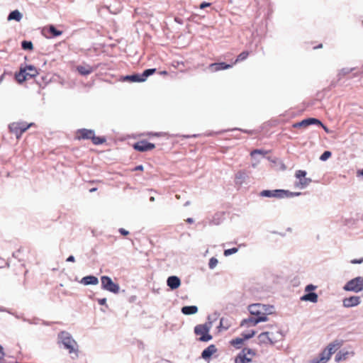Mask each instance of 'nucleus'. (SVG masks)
Segmentation results:
<instances>
[{"instance_id": "f257e3e1", "label": "nucleus", "mask_w": 363, "mask_h": 363, "mask_svg": "<svg viewBox=\"0 0 363 363\" xmlns=\"http://www.w3.org/2000/svg\"><path fill=\"white\" fill-rule=\"evenodd\" d=\"M274 306L262 303H253L248 306V311L251 315L255 318H267V315L273 313Z\"/></svg>"}, {"instance_id": "f03ea898", "label": "nucleus", "mask_w": 363, "mask_h": 363, "mask_svg": "<svg viewBox=\"0 0 363 363\" xmlns=\"http://www.w3.org/2000/svg\"><path fill=\"white\" fill-rule=\"evenodd\" d=\"M58 343L62 344L65 349L69 351V353L76 352L77 351V343L73 339L71 334L67 331H61L57 335Z\"/></svg>"}, {"instance_id": "7ed1b4c3", "label": "nucleus", "mask_w": 363, "mask_h": 363, "mask_svg": "<svg viewBox=\"0 0 363 363\" xmlns=\"http://www.w3.org/2000/svg\"><path fill=\"white\" fill-rule=\"evenodd\" d=\"M212 323L208 322L204 324H199L194 327V332L196 335H200L198 340L200 342H208L212 340L213 336L209 333Z\"/></svg>"}, {"instance_id": "20e7f679", "label": "nucleus", "mask_w": 363, "mask_h": 363, "mask_svg": "<svg viewBox=\"0 0 363 363\" xmlns=\"http://www.w3.org/2000/svg\"><path fill=\"white\" fill-rule=\"evenodd\" d=\"M38 74L36 67L33 65H26L24 68H21L20 72L16 74V80L22 83L28 79H32Z\"/></svg>"}, {"instance_id": "39448f33", "label": "nucleus", "mask_w": 363, "mask_h": 363, "mask_svg": "<svg viewBox=\"0 0 363 363\" xmlns=\"http://www.w3.org/2000/svg\"><path fill=\"white\" fill-rule=\"evenodd\" d=\"M157 72L156 68L147 69L143 73H134L124 77L123 80L130 82H143L146 81L148 77L152 75Z\"/></svg>"}, {"instance_id": "423d86ee", "label": "nucleus", "mask_w": 363, "mask_h": 363, "mask_svg": "<svg viewBox=\"0 0 363 363\" xmlns=\"http://www.w3.org/2000/svg\"><path fill=\"white\" fill-rule=\"evenodd\" d=\"M282 337L283 335L279 330L277 332L276 335L270 332H263L258 335V340L261 344L269 343L271 345H274L276 342H277L279 340H281Z\"/></svg>"}, {"instance_id": "0eeeda50", "label": "nucleus", "mask_w": 363, "mask_h": 363, "mask_svg": "<svg viewBox=\"0 0 363 363\" xmlns=\"http://www.w3.org/2000/svg\"><path fill=\"white\" fill-rule=\"evenodd\" d=\"M343 289L354 293L362 291L363 290V277H357L348 281L343 286Z\"/></svg>"}, {"instance_id": "6e6552de", "label": "nucleus", "mask_w": 363, "mask_h": 363, "mask_svg": "<svg viewBox=\"0 0 363 363\" xmlns=\"http://www.w3.org/2000/svg\"><path fill=\"white\" fill-rule=\"evenodd\" d=\"M101 288L104 290L113 294L118 293L120 286L118 284L114 283L111 278L108 276H102L101 277Z\"/></svg>"}, {"instance_id": "1a4fd4ad", "label": "nucleus", "mask_w": 363, "mask_h": 363, "mask_svg": "<svg viewBox=\"0 0 363 363\" xmlns=\"http://www.w3.org/2000/svg\"><path fill=\"white\" fill-rule=\"evenodd\" d=\"M306 172L305 170H297L295 173V177L299 179L298 182H296L295 186L301 189L307 187L310 183L312 182L311 179L306 178Z\"/></svg>"}, {"instance_id": "9d476101", "label": "nucleus", "mask_w": 363, "mask_h": 363, "mask_svg": "<svg viewBox=\"0 0 363 363\" xmlns=\"http://www.w3.org/2000/svg\"><path fill=\"white\" fill-rule=\"evenodd\" d=\"M323 125L321 121L315 118H308L302 120L300 122L293 124L294 128H306L311 125Z\"/></svg>"}, {"instance_id": "9b49d317", "label": "nucleus", "mask_w": 363, "mask_h": 363, "mask_svg": "<svg viewBox=\"0 0 363 363\" xmlns=\"http://www.w3.org/2000/svg\"><path fill=\"white\" fill-rule=\"evenodd\" d=\"M360 73H363V69H358L356 67L353 68H342L340 72L338 73V79H341L342 77H345L347 74H352V76L350 78H353L357 77Z\"/></svg>"}, {"instance_id": "f8f14e48", "label": "nucleus", "mask_w": 363, "mask_h": 363, "mask_svg": "<svg viewBox=\"0 0 363 363\" xmlns=\"http://www.w3.org/2000/svg\"><path fill=\"white\" fill-rule=\"evenodd\" d=\"M133 148L139 152H145L150 150L155 147L153 143H149L147 140H140L134 143Z\"/></svg>"}, {"instance_id": "ddd939ff", "label": "nucleus", "mask_w": 363, "mask_h": 363, "mask_svg": "<svg viewBox=\"0 0 363 363\" xmlns=\"http://www.w3.org/2000/svg\"><path fill=\"white\" fill-rule=\"evenodd\" d=\"M267 320H268V318H265L264 317L255 318L252 315L247 318L243 319L240 323V326H246V327L255 326L257 324H258L259 323L265 322Z\"/></svg>"}, {"instance_id": "4468645a", "label": "nucleus", "mask_w": 363, "mask_h": 363, "mask_svg": "<svg viewBox=\"0 0 363 363\" xmlns=\"http://www.w3.org/2000/svg\"><path fill=\"white\" fill-rule=\"evenodd\" d=\"M361 303L360 297L358 296H352L345 298L342 300V306L345 308H352L359 305Z\"/></svg>"}, {"instance_id": "2eb2a0df", "label": "nucleus", "mask_w": 363, "mask_h": 363, "mask_svg": "<svg viewBox=\"0 0 363 363\" xmlns=\"http://www.w3.org/2000/svg\"><path fill=\"white\" fill-rule=\"evenodd\" d=\"M94 133H95L94 130H91V129H86V128L79 129L77 131L76 139H77V140L91 139V138L94 136Z\"/></svg>"}, {"instance_id": "dca6fc26", "label": "nucleus", "mask_w": 363, "mask_h": 363, "mask_svg": "<svg viewBox=\"0 0 363 363\" xmlns=\"http://www.w3.org/2000/svg\"><path fill=\"white\" fill-rule=\"evenodd\" d=\"M233 67V65L227 64L225 62H215L212 63L208 66V69L211 72H218L223 69H227Z\"/></svg>"}, {"instance_id": "f3484780", "label": "nucleus", "mask_w": 363, "mask_h": 363, "mask_svg": "<svg viewBox=\"0 0 363 363\" xmlns=\"http://www.w3.org/2000/svg\"><path fill=\"white\" fill-rule=\"evenodd\" d=\"M281 189H274V190H263L259 193V196L262 197H268V198H277L281 199Z\"/></svg>"}, {"instance_id": "a211bd4d", "label": "nucleus", "mask_w": 363, "mask_h": 363, "mask_svg": "<svg viewBox=\"0 0 363 363\" xmlns=\"http://www.w3.org/2000/svg\"><path fill=\"white\" fill-rule=\"evenodd\" d=\"M217 352V348L215 345H210L201 352V358L205 360L209 359L211 356Z\"/></svg>"}, {"instance_id": "6ab92c4d", "label": "nucleus", "mask_w": 363, "mask_h": 363, "mask_svg": "<svg viewBox=\"0 0 363 363\" xmlns=\"http://www.w3.org/2000/svg\"><path fill=\"white\" fill-rule=\"evenodd\" d=\"M167 284L172 290H174L179 287L181 280L177 276H170L167 278Z\"/></svg>"}, {"instance_id": "aec40b11", "label": "nucleus", "mask_w": 363, "mask_h": 363, "mask_svg": "<svg viewBox=\"0 0 363 363\" xmlns=\"http://www.w3.org/2000/svg\"><path fill=\"white\" fill-rule=\"evenodd\" d=\"M81 284L86 285H96L99 283V279L96 277L89 275L83 277L79 281Z\"/></svg>"}, {"instance_id": "412c9836", "label": "nucleus", "mask_w": 363, "mask_h": 363, "mask_svg": "<svg viewBox=\"0 0 363 363\" xmlns=\"http://www.w3.org/2000/svg\"><path fill=\"white\" fill-rule=\"evenodd\" d=\"M301 301H310L312 303H317L318 301V296L315 292H309L303 295L300 298Z\"/></svg>"}, {"instance_id": "4be33fe9", "label": "nucleus", "mask_w": 363, "mask_h": 363, "mask_svg": "<svg viewBox=\"0 0 363 363\" xmlns=\"http://www.w3.org/2000/svg\"><path fill=\"white\" fill-rule=\"evenodd\" d=\"M77 70L82 76H86L94 72V68L89 65H79L77 67Z\"/></svg>"}, {"instance_id": "5701e85b", "label": "nucleus", "mask_w": 363, "mask_h": 363, "mask_svg": "<svg viewBox=\"0 0 363 363\" xmlns=\"http://www.w3.org/2000/svg\"><path fill=\"white\" fill-rule=\"evenodd\" d=\"M341 346V342L339 340H334L331 343H330L325 349H327L328 354L329 357L336 351L337 348Z\"/></svg>"}, {"instance_id": "b1692460", "label": "nucleus", "mask_w": 363, "mask_h": 363, "mask_svg": "<svg viewBox=\"0 0 363 363\" xmlns=\"http://www.w3.org/2000/svg\"><path fill=\"white\" fill-rule=\"evenodd\" d=\"M330 357H329L327 349H325L319 355L318 358L314 359L313 363H326Z\"/></svg>"}, {"instance_id": "393cba45", "label": "nucleus", "mask_w": 363, "mask_h": 363, "mask_svg": "<svg viewBox=\"0 0 363 363\" xmlns=\"http://www.w3.org/2000/svg\"><path fill=\"white\" fill-rule=\"evenodd\" d=\"M181 311L184 315H193L198 312V307L196 306H185L182 308Z\"/></svg>"}, {"instance_id": "a878e982", "label": "nucleus", "mask_w": 363, "mask_h": 363, "mask_svg": "<svg viewBox=\"0 0 363 363\" xmlns=\"http://www.w3.org/2000/svg\"><path fill=\"white\" fill-rule=\"evenodd\" d=\"M43 31H48L50 33V35L48 38L57 37L62 33L61 30H57L53 25H50L48 28H44Z\"/></svg>"}, {"instance_id": "bb28decb", "label": "nucleus", "mask_w": 363, "mask_h": 363, "mask_svg": "<svg viewBox=\"0 0 363 363\" xmlns=\"http://www.w3.org/2000/svg\"><path fill=\"white\" fill-rule=\"evenodd\" d=\"M223 220V214L222 213H216L213 216L212 219L209 220V225H220Z\"/></svg>"}, {"instance_id": "cd10ccee", "label": "nucleus", "mask_w": 363, "mask_h": 363, "mask_svg": "<svg viewBox=\"0 0 363 363\" xmlns=\"http://www.w3.org/2000/svg\"><path fill=\"white\" fill-rule=\"evenodd\" d=\"M247 175L245 171H239L235 177V182L236 184L242 185L245 181Z\"/></svg>"}, {"instance_id": "c85d7f7f", "label": "nucleus", "mask_w": 363, "mask_h": 363, "mask_svg": "<svg viewBox=\"0 0 363 363\" xmlns=\"http://www.w3.org/2000/svg\"><path fill=\"white\" fill-rule=\"evenodd\" d=\"M9 128L11 133L16 135L17 139H19L22 135L18 123H12L9 125Z\"/></svg>"}, {"instance_id": "c756f323", "label": "nucleus", "mask_w": 363, "mask_h": 363, "mask_svg": "<svg viewBox=\"0 0 363 363\" xmlns=\"http://www.w3.org/2000/svg\"><path fill=\"white\" fill-rule=\"evenodd\" d=\"M23 18L22 13L18 10H14L10 12L7 17L8 21L15 20L17 22H19Z\"/></svg>"}, {"instance_id": "7c9ffc66", "label": "nucleus", "mask_w": 363, "mask_h": 363, "mask_svg": "<svg viewBox=\"0 0 363 363\" xmlns=\"http://www.w3.org/2000/svg\"><path fill=\"white\" fill-rule=\"evenodd\" d=\"M281 199L291 198V197L298 196L303 194V193H301V192H292L289 190H284V189H281Z\"/></svg>"}, {"instance_id": "2f4dec72", "label": "nucleus", "mask_w": 363, "mask_h": 363, "mask_svg": "<svg viewBox=\"0 0 363 363\" xmlns=\"http://www.w3.org/2000/svg\"><path fill=\"white\" fill-rule=\"evenodd\" d=\"M348 355V352H345L342 350H340L335 355V362H341L345 360Z\"/></svg>"}, {"instance_id": "473e14b6", "label": "nucleus", "mask_w": 363, "mask_h": 363, "mask_svg": "<svg viewBox=\"0 0 363 363\" xmlns=\"http://www.w3.org/2000/svg\"><path fill=\"white\" fill-rule=\"evenodd\" d=\"M91 141L93 144L98 145L104 143L106 141V139L105 137H98L95 136V133H94V136L91 138Z\"/></svg>"}, {"instance_id": "72a5a7b5", "label": "nucleus", "mask_w": 363, "mask_h": 363, "mask_svg": "<svg viewBox=\"0 0 363 363\" xmlns=\"http://www.w3.org/2000/svg\"><path fill=\"white\" fill-rule=\"evenodd\" d=\"M244 341L245 340L243 339V337H237L235 339L232 340L230 344L237 348H240V345L243 343Z\"/></svg>"}, {"instance_id": "f704fd0d", "label": "nucleus", "mask_w": 363, "mask_h": 363, "mask_svg": "<svg viewBox=\"0 0 363 363\" xmlns=\"http://www.w3.org/2000/svg\"><path fill=\"white\" fill-rule=\"evenodd\" d=\"M21 48L25 50H31L33 48V45L31 41L23 40L21 42Z\"/></svg>"}, {"instance_id": "c9c22d12", "label": "nucleus", "mask_w": 363, "mask_h": 363, "mask_svg": "<svg viewBox=\"0 0 363 363\" xmlns=\"http://www.w3.org/2000/svg\"><path fill=\"white\" fill-rule=\"evenodd\" d=\"M248 55H249V52L247 51L242 52L241 53H240L238 55V57L235 61V63L245 60V59H247Z\"/></svg>"}, {"instance_id": "e433bc0d", "label": "nucleus", "mask_w": 363, "mask_h": 363, "mask_svg": "<svg viewBox=\"0 0 363 363\" xmlns=\"http://www.w3.org/2000/svg\"><path fill=\"white\" fill-rule=\"evenodd\" d=\"M18 124L19 125L20 130L21 131V133H24L26 130L28 129L30 126L33 125V123L27 124L25 122H18Z\"/></svg>"}, {"instance_id": "4c0bfd02", "label": "nucleus", "mask_w": 363, "mask_h": 363, "mask_svg": "<svg viewBox=\"0 0 363 363\" xmlns=\"http://www.w3.org/2000/svg\"><path fill=\"white\" fill-rule=\"evenodd\" d=\"M240 352H244V354H245V355L247 356L248 354L251 355L252 357L256 355V352L254 350L248 347H244Z\"/></svg>"}, {"instance_id": "58836bf2", "label": "nucleus", "mask_w": 363, "mask_h": 363, "mask_svg": "<svg viewBox=\"0 0 363 363\" xmlns=\"http://www.w3.org/2000/svg\"><path fill=\"white\" fill-rule=\"evenodd\" d=\"M238 251V248L233 247V248H230V249L225 250L223 254H224L225 256L227 257V256H230V255H231L233 254L236 253Z\"/></svg>"}, {"instance_id": "ea45409f", "label": "nucleus", "mask_w": 363, "mask_h": 363, "mask_svg": "<svg viewBox=\"0 0 363 363\" xmlns=\"http://www.w3.org/2000/svg\"><path fill=\"white\" fill-rule=\"evenodd\" d=\"M332 155L330 151L326 150L325 151L320 157V160L321 161H326L328 158H330Z\"/></svg>"}, {"instance_id": "a19ab883", "label": "nucleus", "mask_w": 363, "mask_h": 363, "mask_svg": "<svg viewBox=\"0 0 363 363\" xmlns=\"http://www.w3.org/2000/svg\"><path fill=\"white\" fill-rule=\"evenodd\" d=\"M218 262V261L216 257H211L208 262V267L211 269H214L216 267Z\"/></svg>"}, {"instance_id": "79ce46f5", "label": "nucleus", "mask_w": 363, "mask_h": 363, "mask_svg": "<svg viewBox=\"0 0 363 363\" xmlns=\"http://www.w3.org/2000/svg\"><path fill=\"white\" fill-rule=\"evenodd\" d=\"M255 333H256L255 330H251L250 333H242V336L245 340H249V339L252 338V337H254Z\"/></svg>"}, {"instance_id": "37998d69", "label": "nucleus", "mask_w": 363, "mask_h": 363, "mask_svg": "<svg viewBox=\"0 0 363 363\" xmlns=\"http://www.w3.org/2000/svg\"><path fill=\"white\" fill-rule=\"evenodd\" d=\"M266 153H267V152L263 150L256 149V150H252L251 152L250 155L252 157H254L256 154H260V155H264Z\"/></svg>"}, {"instance_id": "c03bdc74", "label": "nucleus", "mask_w": 363, "mask_h": 363, "mask_svg": "<svg viewBox=\"0 0 363 363\" xmlns=\"http://www.w3.org/2000/svg\"><path fill=\"white\" fill-rule=\"evenodd\" d=\"M316 288H317L316 286H315V285H313L312 284H308L305 287V291L307 292V293L313 292V291H314Z\"/></svg>"}, {"instance_id": "a18cd8bd", "label": "nucleus", "mask_w": 363, "mask_h": 363, "mask_svg": "<svg viewBox=\"0 0 363 363\" xmlns=\"http://www.w3.org/2000/svg\"><path fill=\"white\" fill-rule=\"evenodd\" d=\"M235 363H245V361L242 359L240 352L236 356L235 359Z\"/></svg>"}, {"instance_id": "49530a36", "label": "nucleus", "mask_w": 363, "mask_h": 363, "mask_svg": "<svg viewBox=\"0 0 363 363\" xmlns=\"http://www.w3.org/2000/svg\"><path fill=\"white\" fill-rule=\"evenodd\" d=\"M240 354L242 357L243 360L245 361V363H249L252 362V358L248 357L245 354H244V352H240Z\"/></svg>"}, {"instance_id": "de8ad7c7", "label": "nucleus", "mask_w": 363, "mask_h": 363, "mask_svg": "<svg viewBox=\"0 0 363 363\" xmlns=\"http://www.w3.org/2000/svg\"><path fill=\"white\" fill-rule=\"evenodd\" d=\"M211 6V3H208V2H202L200 5H199V8L201 9H203L206 7H208Z\"/></svg>"}, {"instance_id": "09e8293b", "label": "nucleus", "mask_w": 363, "mask_h": 363, "mask_svg": "<svg viewBox=\"0 0 363 363\" xmlns=\"http://www.w3.org/2000/svg\"><path fill=\"white\" fill-rule=\"evenodd\" d=\"M118 231L123 235H128L129 234V232L124 228H119Z\"/></svg>"}, {"instance_id": "8fccbe9b", "label": "nucleus", "mask_w": 363, "mask_h": 363, "mask_svg": "<svg viewBox=\"0 0 363 363\" xmlns=\"http://www.w3.org/2000/svg\"><path fill=\"white\" fill-rule=\"evenodd\" d=\"M363 262V257L359 259H354L351 260L352 264H361Z\"/></svg>"}, {"instance_id": "3c124183", "label": "nucleus", "mask_w": 363, "mask_h": 363, "mask_svg": "<svg viewBox=\"0 0 363 363\" xmlns=\"http://www.w3.org/2000/svg\"><path fill=\"white\" fill-rule=\"evenodd\" d=\"M98 303L99 305H101V306L106 305V298H99V299H98Z\"/></svg>"}, {"instance_id": "603ef678", "label": "nucleus", "mask_w": 363, "mask_h": 363, "mask_svg": "<svg viewBox=\"0 0 363 363\" xmlns=\"http://www.w3.org/2000/svg\"><path fill=\"white\" fill-rule=\"evenodd\" d=\"M23 321L28 322L30 324H38V322L35 320V319L29 320V319H27V318H23Z\"/></svg>"}, {"instance_id": "864d4df0", "label": "nucleus", "mask_w": 363, "mask_h": 363, "mask_svg": "<svg viewBox=\"0 0 363 363\" xmlns=\"http://www.w3.org/2000/svg\"><path fill=\"white\" fill-rule=\"evenodd\" d=\"M235 130H238L240 131H242L243 133H248V134H252L253 133V130H244V129H240V128H235ZM233 130H234V129H233Z\"/></svg>"}, {"instance_id": "5fc2aeb1", "label": "nucleus", "mask_w": 363, "mask_h": 363, "mask_svg": "<svg viewBox=\"0 0 363 363\" xmlns=\"http://www.w3.org/2000/svg\"><path fill=\"white\" fill-rule=\"evenodd\" d=\"M75 261V258L73 255H70L67 258V262H74Z\"/></svg>"}, {"instance_id": "6e6d98bb", "label": "nucleus", "mask_w": 363, "mask_h": 363, "mask_svg": "<svg viewBox=\"0 0 363 363\" xmlns=\"http://www.w3.org/2000/svg\"><path fill=\"white\" fill-rule=\"evenodd\" d=\"M143 165H138V166H136L135 168H134V170L135 171H138V170H143Z\"/></svg>"}, {"instance_id": "4d7b16f0", "label": "nucleus", "mask_w": 363, "mask_h": 363, "mask_svg": "<svg viewBox=\"0 0 363 363\" xmlns=\"http://www.w3.org/2000/svg\"><path fill=\"white\" fill-rule=\"evenodd\" d=\"M186 222L189 223H194V219L192 218H189L186 219Z\"/></svg>"}, {"instance_id": "13d9d810", "label": "nucleus", "mask_w": 363, "mask_h": 363, "mask_svg": "<svg viewBox=\"0 0 363 363\" xmlns=\"http://www.w3.org/2000/svg\"><path fill=\"white\" fill-rule=\"evenodd\" d=\"M4 354V352L1 350H0V360L3 359Z\"/></svg>"}, {"instance_id": "bf43d9fd", "label": "nucleus", "mask_w": 363, "mask_h": 363, "mask_svg": "<svg viewBox=\"0 0 363 363\" xmlns=\"http://www.w3.org/2000/svg\"><path fill=\"white\" fill-rule=\"evenodd\" d=\"M321 126L323 127V128L324 129V130H325V132L328 133V128H327V127H325L323 124V125H321Z\"/></svg>"}, {"instance_id": "052dcab7", "label": "nucleus", "mask_w": 363, "mask_h": 363, "mask_svg": "<svg viewBox=\"0 0 363 363\" xmlns=\"http://www.w3.org/2000/svg\"><path fill=\"white\" fill-rule=\"evenodd\" d=\"M161 74H167V72L166 71H160V75Z\"/></svg>"}, {"instance_id": "680f3d73", "label": "nucleus", "mask_w": 363, "mask_h": 363, "mask_svg": "<svg viewBox=\"0 0 363 363\" xmlns=\"http://www.w3.org/2000/svg\"><path fill=\"white\" fill-rule=\"evenodd\" d=\"M150 201H155V198H154V196H150Z\"/></svg>"}, {"instance_id": "e2e57ef3", "label": "nucleus", "mask_w": 363, "mask_h": 363, "mask_svg": "<svg viewBox=\"0 0 363 363\" xmlns=\"http://www.w3.org/2000/svg\"><path fill=\"white\" fill-rule=\"evenodd\" d=\"M189 203H190V202L188 201H186V202L184 204V206H187L188 205H189Z\"/></svg>"}, {"instance_id": "0e129e2a", "label": "nucleus", "mask_w": 363, "mask_h": 363, "mask_svg": "<svg viewBox=\"0 0 363 363\" xmlns=\"http://www.w3.org/2000/svg\"><path fill=\"white\" fill-rule=\"evenodd\" d=\"M96 190V188H92L90 189L91 192L95 191Z\"/></svg>"}, {"instance_id": "69168bd1", "label": "nucleus", "mask_w": 363, "mask_h": 363, "mask_svg": "<svg viewBox=\"0 0 363 363\" xmlns=\"http://www.w3.org/2000/svg\"><path fill=\"white\" fill-rule=\"evenodd\" d=\"M322 48V44H320L319 45H318L317 47H315L314 48L316 49V48Z\"/></svg>"}, {"instance_id": "338daca9", "label": "nucleus", "mask_w": 363, "mask_h": 363, "mask_svg": "<svg viewBox=\"0 0 363 363\" xmlns=\"http://www.w3.org/2000/svg\"><path fill=\"white\" fill-rule=\"evenodd\" d=\"M184 137L185 138H190L191 136L190 135H185Z\"/></svg>"}, {"instance_id": "774afa93", "label": "nucleus", "mask_w": 363, "mask_h": 363, "mask_svg": "<svg viewBox=\"0 0 363 363\" xmlns=\"http://www.w3.org/2000/svg\"><path fill=\"white\" fill-rule=\"evenodd\" d=\"M3 311V310H1V309L0 308V311Z\"/></svg>"}]
</instances>
